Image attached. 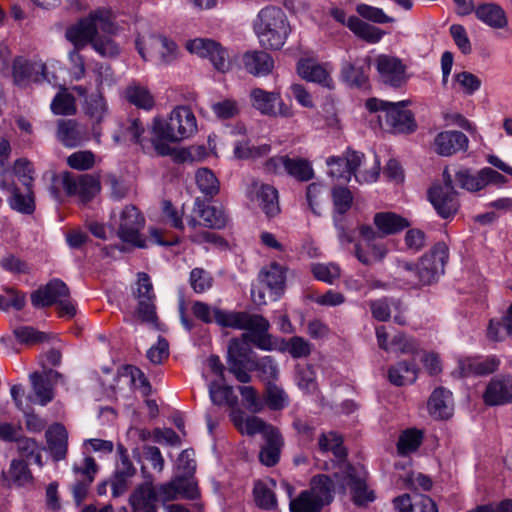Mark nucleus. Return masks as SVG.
Returning <instances> with one entry per match:
<instances>
[{"label": "nucleus", "instance_id": "f257e3e1", "mask_svg": "<svg viewBox=\"0 0 512 512\" xmlns=\"http://www.w3.org/2000/svg\"><path fill=\"white\" fill-rule=\"evenodd\" d=\"M152 129L155 135L152 145L156 153L169 156L174 152L169 143L191 137L197 131V121L189 107L178 106L171 111L168 120L155 118Z\"/></svg>", "mask_w": 512, "mask_h": 512}, {"label": "nucleus", "instance_id": "f03ea898", "mask_svg": "<svg viewBox=\"0 0 512 512\" xmlns=\"http://www.w3.org/2000/svg\"><path fill=\"white\" fill-rule=\"evenodd\" d=\"M214 321L221 327L245 330L242 334L245 341L260 350L271 351L274 349L272 335L269 334L270 323L259 314H251L245 311H226L213 308Z\"/></svg>", "mask_w": 512, "mask_h": 512}, {"label": "nucleus", "instance_id": "7ed1b4c3", "mask_svg": "<svg viewBox=\"0 0 512 512\" xmlns=\"http://www.w3.org/2000/svg\"><path fill=\"white\" fill-rule=\"evenodd\" d=\"M326 164L329 176L345 182L354 176L359 183H371L377 180L380 172V162L376 155L368 165L363 153L350 149L343 156L327 158Z\"/></svg>", "mask_w": 512, "mask_h": 512}, {"label": "nucleus", "instance_id": "20e7f679", "mask_svg": "<svg viewBox=\"0 0 512 512\" xmlns=\"http://www.w3.org/2000/svg\"><path fill=\"white\" fill-rule=\"evenodd\" d=\"M253 28L260 45L272 50L282 48L291 31L285 12L280 7L272 5L258 12Z\"/></svg>", "mask_w": 512, "mask_h": 512}, {"label": "nucleus", "instance_id": "39448f33", "mask_svg": "<svg viewBox=\"0 0 512 512\" xmlns=\"http://www.w3.org/2000/svg\"><path fill=\"white\" fill-rule=\"evenodd\" d=\"M117 26L111 9L97 8L65 30V38L73 47L84 49L90 45L97 31L115 34Z\"/></svg>", "mask_w": 512, "mask_h": 512}, {"label": "nucleus", "instance_id": "423d86ee", "mask_svg": "<svg viewBox=\"0 0 512 512\" xmlns=\"http://www.w3.org/2000/svg\"><path fill=\"white\" fill-rule=\"evenodd\" d=\"M408 101L389 102L376 98L368 99L366 108L371 112H379L378 121L382 130L398 134L411 133L416 130L413 113L405 109Z\"/></svg>", "mask_w": 512, "mask_h": 512}, {"label": "nucleus", "instance_id": "0eeeda50", "mask_svg": "<svg viewBox=\"0 0 512 512\" xmlns=\"http://www.w3.org/2000/svg\"><path fill=\"white\" fill-rule=\"evenodd\" d=\"M368 473L361 465L345 464V467L334 473L339 489L349 486L352 500L358 505H366L375 500V493L367 484Z\"/></svg>", "mask_w": 512, "mask_h": 512}, {"label": "nucleus", "instance_id": "6e6552de", "mask_svg": "<svg viewBox=\"0 0 512 512\" xmlns=\"http://www.w3.org/2000/svg\"><path fill=\"white\" fill-rule=\"evenodd\" d=\"M59 179L66 195L77 197L82 204L90 202L101 190L99 177L91 174L77 175L66 171Z\"/></svg>", "mask_w": 512, "mask_h": 512}, {"label": "nucleus", "instance_id": "1a4fd4ad", "mask_svg": "<svg viewBox=\"0 0 512 512\" xmlns=\"http://www.w3.org/2000/svg\"><path fill=\"white\" fill-rule=\"evenodd\" d=\"M11 74L13 83L19 88H28L32 84H40L44 81L52 83L44 62L28 59L24 56L14 58Z\"/></svg>", "mask_w": 512, "mask_h": 512}, {"label": "nucleus", "instance_id": "9d476101", "mask_svg": "<svg viewBox=\"0 0 512 512\" xmlns=\"http://www.w3.org/2000/svg\"><path fill=\"white\" fill-rule=\"evenodd\" d=\"M144 226L145 219L140 211L135 206L128 205L120 213L117 235L133 247L145 248L147 241L141 233Z\"/></svg>", "mask_w": 512, "mask_h": 512}, {"label": "nucleus", "instance_id": "9b49d317", "mask_svg": "<svg viewBox=\"0 0 512 512\" xmlns=\"http://www.w3.org/2000/svg\"><path fill=\"white\" fill-rule=\"evenodd\" d=\"M359 234L362 241L355 244V257L364 265H373L381 262L388 253L383 242L377 241L378 233L369 225H361Z\"/></svg>", "mask_w": 512, "mask_h": 512}, {"label": "nucleus", "instance_id": "f8f14e48", "mask_svg": "<svg viewBox=\"0 0 512 512\" xmlns=\"http://www.w3.org/2000/svg\"><path fill=\"white\" fill-rule=\"evenodd\" d=\"M248 343L252 342L241 337L231 339L228 345V370L241 383H248L251 380L248 370L253 362L250 360L251 349Z\"/></svg>", "mask_w": 512, "mask_h": 512}, {"label": "nucleus", "instance_id": "ddd939ff", "mask_svg": "<svg viewBox=\"0 0 512 512\" xmlns=\"http://www.w3.org/2000/svg\"><path fill=\"white\" fill-rule=\"evenodd\" d=\"M448 257V247L443 242L435 244L428 253L421 257L418 262V273H420L424 285H431L444 274Z\"/></svg>", "mask_w": 512, "mask_h": 512}, {"label": "nucleus", "instance_id": "4468645a", "mask_svg": "<svg viewBox=\"0 0 512 512\" xmlns=\"http://www.w3.org/2000/svg\"><path fill=\"white\" fill-rule=\"evenodd\" d=\"M186 49L201 58H208L214 68L225 73L231 63L226 49L218 42L208 38H195L186 42Z\"/></svg>", "mask_w": 512, "mask_h": 512}, {"label": "nucleus", "instance_id": "2eb2a0df", "mask_svg": "<svg viewBox=\"0 0 512 512\" xmlns=\"http://www.w3.org/2000/svg\"><path fill=\"white\" fill-rule=\"evenodd\" d=\"M133 295L138 301V317L144 322L153 323L157 318L154 304L155 294L150 277L147 273H138Z\"/></svg>", "mask_w": 512, "mask_h": 512}, {"label": "nucleus", "instance_id": "dca6fc26", "mask_svg": "<svg viewBox=\"0 0 512 512\" xmlns=\"http://www.w3.org/2000/svg\"><path fill=\"white\" fill-rule=\"evenodd\" d=\"M250 100L253 108L263 115L292 117V109L285 105L278 92H268L261 88H254L250 92Z\"/></svg>", "mask_w": 512, "mask_h": 512}, {"label": "nucleus", "instance_id": "f3484780", "mask_svg": "<svg viewBox=\"0 0 512 512\" xmlns=\"http://www.w3.org/2000/svg\"><path fill=\"white\" fill-rule=\"evenodd\" d=\"M428 199L443 219L453 218L459 210L460 203L454 189L432 186L428 191Z\"/></svg>", "mask_w": 512, "mask_h": 512}, {"label": "nucleus", "instance_id": "a211bd4d", "mask_svg": "<svg viewBox=\"0 0 512 512\" xmlns=\"http://www.w3.org/2000/svg\"><path fill=\"white\" fill-rule=\"evenodd\" d=\"M483 401L488 406H502L512 403V376L493 377L483 393Z\"/></svg>", "mask_w": 512, "mask_h": 512}, {"label": "nucleus", "instance_id": "6ab92c4d", "mask_svg": "<svg viewBox=\"0 0 512 512\" xmlns=\"http://www.w3.org/2000/svg\"><path fill=\"white\" fill-rule=\"evenodd\" d=\"M83 109L84 113L91 121L93 136L96 141L99 142L102 134L101 123L109 114L107 101L100 90L85 98Z\"/></svg>", "mask_w": 512, "mask_h": 512}, {"label": "nucleus", "instance_id": "aec40b11", "mask_svg": "<svg viewBox=\"0 0 512 512\" xmlns=\"http://www.w3.org/2000/svg\"><path fill=\"white\" fill-rule=\"evenodd\" d=\"M69 295L70 291L67 285L62 280L55 278L31 294V303L35 308L49 307Z\"/></svg>", "mask_w": 512, "mask_h": 512}, {"label": "nucleus", "instance_id": "412c9836", "mask_svg": "<svg viewBox=\"0 0 512 512\" xmlns=\"http://www.w3.org/2000/svg\"><path fill=\"white\" fill-rule=\"evenodd\" d=\"M381 80L393 87H399L405 81V65L394 56L379 55L375 61Z\"/></svg>", "mask_w": 512, "mask_h": 512}, {"label": "nucleus", "instance_id": "4be33fe9", "mask_svg": "<svg viewBox=\"0 0 512 512\" xmlns=\"http://www.w3.org/2000/svg\"><path fill=\"white\" fill-rule=\"evenodd\" d=\"M73 471L77 478L72 491L76 502L80 504L86 497L88 488L94 480L97 465L92 457H85L82 465L74 464Z\"/></svg>", "mask_w": 512, "mask_h": 512}, {"label": "nucleus", "instance_id": "5701e85b", "mask_svg": "<svg viewBox=\"0 0 512 512\" xmlns=\"http://www.w3.org/2000/svg\"><path fill=\"white\" fill-rule=\"evenodd\" d=\"M57 138L64 146L73 148L88 139V131L74 119H61L57 122Z\"/></svg>", "mask_w": 512, "mask_h": 512}, {"label": "nucleus", "instance_id": "b1692460", "mask_svg": "<svg viewBox=\"0 0 512 512\" xmlns=\"http://www.w3.org/2000/svg\"><path fill=\"white\" fill-rule=\"evenodd\" d=\"M468 146V138L460 131L440 132L434 140V148L441 156H450L465 150Z\"/></svg>", "mask_w": 512, "mask_h": 512}, {"label": "nucleus", "instance_id": "393cba45", "mask_svg": "<svg viewBox=\"0 0 512 512\" xmlns=\"http://www.w3.org/2000/svg\"><path fill=\"white\" fill-rule=\"evenodd\" d=\"M427 407L433 418L448 419L454 409L452 393L444 387L436 388L429 397Z\"/></svg>", "mask_w": 512, "mask_h": 512}, {"label": "nucleus", "instance_id": "a878e982", "mask_svg": "<svg viewBox=\"0 0 512 512\" xmlns=\"http://www.w3.org/2000/svg\"><path fill=\"white\" fill-rule=\"evenodd\" d=\"M500 359L495 356H487L486 358H467L459 361L461 376H486L498 370Z\"/></svg>", "mask_w": 512, "mask_h": 512}, {"label": "nucleus", "instance_id": "bb28decb", "mask_svg": "<svg viewBox=\"0 0 512 512\" xmlns=\"http://www.w3.org/2000/svg\"><path fill=\"white\" fill-rule=\"evenodd\" d=\"M251 192L255 195V200L268 217H273L280 212L278 191L269 184L254 182Z\"/></svg>", "mask_w": 512, "mask_h": 512}, {"label": "nucleus", "instance_id": "cd10ccee", "mask_svg": "<svg viewBox=\"0 0 512 512\" xmlns=\"http://www.w3.org/2000/svg\"><path fill=\"white\" fill-rule=\"evenodd\" d=\"M265 444L259 452L260 462L268 467L276 465L280 458L284 441L278 429H269L265 433Z\"/></svg>", "mask_w": 512, "mask_h": 512}, {"label": "nucleus", "instance_id": "c85d7f7f", "mask_svg": "<svg viewBox=\"0 0 512 512\" xmlns=\"http://www.w3.org/2000/svg\"><path fill=\"white\" fill-rule=\"evenodd\" d=\"M336 486H338L336 478L334 481L328 475L319 474L311 479L310 489L305 491L310 492V496L323 507L333 500Z\"/></svg>", "mask_w": 512, "mask_h": 512}, {"label": "nucleus", "instance_id": "c756f323", "mask_svg": "<svg viewBox=\"0 0 512 512\" xmlns=\"http://www.w3.org/2000/svg\"><path fill=\"white\" fill-rule=\"evenodd\" d=\"M242 62L245 70L256 76H266L273 70L274 60L264 51H248L243 55Z\"/></svg>", "mask_w": 512, "mask_h": 512}, {"label": "nucleus", "instance_id": "7c9ffc66", "mask_svg": "<svg viewBox=\"0 0 512 512\" xmlns=\"http://www.w3.org/2000/svg\"><path fill=\"white\" fill-rule=\"evenodd\" d=\"M373 223L376 226L379 237L393 235L401 232L409 226L406 218L394 212H378L374 215Z\"/></svg>", "mask_w": 512, "mask_h": 512}, {"label": "nucleus", "instance_id": "2f4dec72", "mask_svg": "<svg viewBox=\"0 0 512 512\" xmlns=\"http://www.w3.org/2000/svg\"><path fill=\"white\" fill-rule=\"evenodd\" d=\"M297 70L299 75L310 82L319 83L324 87L332 88L333 80L330 72L321 64L311 59H302L298 62Z\"/></svg>", "mask_w": 512, "mask_h": 512}, {"label": "nucleus", "instance_id": "473e14b6", "mask_svg": "<svg viewBox=\"0 0 512 512\" xmlns=\"http://www.w3.org/2000/svg\"><path fill=\"white\" fill-rule=\"evenodd\" d=\"M130 504L133 512H157V495L152 481L139 486L130 496Z\"/></svg>", "mask_w": 512, "mask_h": 512}, {"label": "nucleus", "instance_id": "72a5a7b5", "mask_svg": "<svg viewBox=\"0 0 512 512\" xmlns=\"http://www.w3.org/2000/svg\"><path fill=\"white\" fill-rule=\"evenodd\" d=\"M194 213L203 221V225L212 229L226 226L227 216L222 208L205 205L200 199L195 200Z\"/></svg>", "mask_w": 512, "mask_h": 512}, {"label": "nucleus", "instance_id": "f704fd0d", "mask_svg": "<svg viewBox=\"0 0 512 512\" xmlns=\"http://www.w3.org/2000/svg\"><path fill=\"white\" fill-rule=\"evenodd\" d=\"M318 448L322 453L332 452L334 455L339 471L345 467L347 452L343 446V439L335 432L322 433L318 439Z\"/></svg>", "mask_w": 512, "mask_h": 512}, {"label": "nucleus", "instance_id": "c9c22d12", "mask_svg": "<svg viewBox=\"0 0 512 512\" xmlns=\"http://www.w3.org/2000/svg\"><path fill=\"white\" fill-rule=\"evenodd\" d=\"M370 70V58L357 59L354 63L345 62L342 65V76L350 84L362 87L368 80Z\"/></svg>", "mask_w": 512, "mask_h": 512}, {"label": "nucleus", "instance_id": "e433bc0d", "mask_svg": "<svg viewBox=\"0 0 512 512\" xmlns=\"http://www.w3.org/2000/svg\"><path fill=\"white\" fill-rule=\"evenodd\" d=\"M48 448L56 461L65 458L68 446V433L61 424H54L46 431Z\"/></svg>", "mask_w": 512, "mask_h": 512}, {"label": "nucleus", "instance_id": "4c0bfd02", "mask_svg": "<svg viewBox=\"0 0 512 512\" xmlns=\"http://www.w3.org/2000/svg\"><path fill=\"white\" fill-rule=\"evenodd\" d=\"M232 421L240 433L248 436H254L256 434H262L263 439L265 433L269 429H276L274 426L266 424L261 418L256 416L244 417L241 411L233 412Z\"/></svg>", "mask_w": 512, "mask_h": 512}, {"label": "nucleus", "instance_id": "58836bf2", "mask_svg": "<svg viewBox=\"0 0 512 512\" xmlns=\"http://www.w3.org/2000/svg\"><path fill=\"white\" fill-rule=\"evenodd\" d=\"M259 280L269 290L278 295L281 293L285 286V268L273 262L269 266L264 267L259 273Z\"/></svg>", "mask_w": 512, "mask_h": 512}, {"label": "nucleus", "instance_id": "ea45409f", "mask_svg": "<svg viewBox=\"0 0 512 512\" xmlns=\"http://www.w3.org/2000/svg\"><path fill=\"white\" fill-rule=\"evenodd\" d=\"M474 11L477 19L490 27L503 28L507 24L505 12L497 4H481Z\"/></svg>", "mask_w": 512, "mask_h": 512}, {"label": "nucleus", "instance_id": "a19ab883", "mask_svg": "<svg viewBox=\"0 0 512 512\" xmlns=\"http://www.w3.org/2000/svg\"><path fill=\"white\" fill-rule=\"evenodd\" d=\"M347 27L359 38L368 43H378L384 36V31L370 25L356 16H350L347 20Z\"/></svg>", "mask_w": 512, "mask_h": 512}, {"label": "nucleus", "instance_id": "79ce46f5", "mask_svg": "<svg viewBox=\"0 0 512 512\" xmlns=\"http://www.w3.org/2000/svg\"><path fill=\"white\" fill-rule=\"evenodd\" d=\"M418 368L414 362L400 361L388 371L389 381L396 386L412 384L417 379Z\"/></svg>", "mask_w": 512, "mask_h": 512}, {"label": "nucleus", "instance_id": "37998d69", "mask_svg": "<svg viewBox=\"0 0 512 512\" xmlns=\"http://www.w3.org/2000/svg\"><path fill=\"white\" fill-rule=\"evenodd\" d=\"M100 32L101 31H97L94 39L90 44L91 48L101 57H116L120 53V48L112 38L113 34Z\"/></svg>", "mask_w": 512, "mask_h": 512}, {"label": "nucleus", "instance_id": "c03bdc74", "mask_svg": "<svg viewBox=\"0 0 512 512\" xmlns=\"http://www.w3.org/2000/svg\"><path fill=\"white\" fill-rule=\"evenodd\" d=\"M423 441V432L416 428L404 430L397 442V451L400 455L405 456L415 452Z\"/></svg>", "mask_w": 512, "mask_h": 512}, {"label": "nucleus", "instance_id": "a18cd8bd", "mask_svg": "<svg viewBox=\"0 0 512 512\" xmlns=\"http://www.w3.org/2000/svg\"><path fill=\"white\" fill-rule=\"evenodd\" d=\"M10 206L22 214H32L35 210L32 188H25V191L21 192L19 188L13 187Z\"/></svg>", "mask_w": 512, "mask_h": 512}, {"label": "nucleus", "instance_id": "49530a36", "mask_svg": "<svg viewBox=\"0 0 512 512\" xmlns=\"http://www.w3.org/2000/svg\"><path fill=\"white\" fill-rule=\"evenodd\" d=\"M458 185L469 192H477L485 188L482 169L473 172L470 169H461L455 174Z\"/></svg>", "mask_w": 512, "mask_h": 512}, {"label": "nucleus", "instance_id": "de8ad7c7", "mask_svg": "<svg viewBox=\"0 0 512 512\" xmlns=\"http://www.w3.org/2000/svg\"><path fill=\"white\" fill-rule=\"evenodd\" d=\"M418 271V263L413 264L407 261H398L396 272L398 280L410 288H418L424 286Z\"/></svg>", "mask_w": 512, "mask_h": 512}, {"label": "nucleus", "instance_id": "09e8293b", "mask_svg": "<svg viewBox=\"0 0 512 512\" xmlns=\"http://www.w3.org/2000/svg\"><path fill=\"white\" fill-rule=\"evenodd\" d=\"M30 379L37 402L42 406L51 402L54 394L52 384L48 377H44V375L35 372L30 375Z\"/></svg>", "mask_w": 512, "mask_h": 512}, {"label": "nucleus", "instance_id": "8fccbe9b", "mask_svg": "<svg viewBox=\"0 0 512 512\" xmlns=\"http://www.w3.org/2000/svg\"><path fill=\"white\" fill-rule=\"evenodd\" d=\"M279 350L289 353L295 359L305 358L311 354L312 345L303 337L293 336L287 340H282Z\"/></svg>", "mask_w": 512, "mask_h": 512}, {"label": "nucleus", "instance_id": "3c124183", "mask_svg": "<svg viewBox=\"0 0 512 512\" xmlns=\"http://www.w3.org/2000/svg\"><path fill=\"white\" fill-rule=\"evenodd\" d=\"M286 173L299 181H309L314 177L311 163L300 157L291 158L288 156Z\"/></svg>", "mask_w": 512, "mask_h": 512}, {"label": "nucleus", "instance_id": "603ef678", "mask_svg": "<svg viewBox=\"0 0 512 512\" xmlns=\"http://www.w3.org/2000/svg\"><path fill=\"white\" fill-rule=\"evenodd\" d=\"M209 395L211 401L216 405L234 406L237 404V396L233 392V388L218 382L209 384Z\"/></svg>", "mask_w": 512, "mask_h": 512}, {"label": "nucleus", "instance_id": "864d4df0", "mask_svg": "<svg viewBox=\"0 0 512 512\" xmlns=\"http://www.w3.org/2000/svg\"><path fill=\"white\" fill-rule=\"evenodd\" d=\"M126 97L130 103L145 110L154 107V98L150 91L140 85H131L126 89Z\"/></svg>", "mask_w": 512, "mask_h": 512}, {"label": "nucleus", "instance_id": "5fc2aeb1", "mask_svg": "<svg viewBox=\"0 0 512 512\" xmlns=\"http://www.w3.org/2000/svg\"><path fill=\"white\" fill-rule=\"evenodd\" d=\"M264 400V405L274 411L282 410L288 405V395L273 381L267 382Z\"/></svg>", "mask_w": 512, "mask_h": 512}, {"label": "nucleus", "instance_id": "6e6d98bb", "mask_svg": "<svg viewBox=\"0 0 512 512\" xmlns=\"http://www.w3.org/2000/svg\"><path fill=\"white\" fill-rule=\"evenodd\" d=\"M195 180L199 190L205 196L213 197L219 192V182L211 170L207 168L198 169Z\"/></svg>", "mask_w": 512, "mask_h": 512}, {"label": "nucleus", "instance_id": "4d7b16f0", "mask_svg": "<svg viewBox=\"0 0 512 512\" xmlns=\"http://www.w3.org/2000/svg\"><path fill=\"white\" fill-rule=\"evenodd\" d=\"M51 110L56 115H74L77 111L74 96L65 90L57 93L51 102Z\"/></svg>", "mask_w": 512, "mask_h": 512}, {"label": "nucleus", "instance_id": "13d9d810", "mask_svg": "<svg viewBox=\"0 0 512 512\" xmlns=\"http://www.w3.org/2000/svg\"><path fill=\"white\" fill-rule=\"evenodd\" d=\"M356 12L363 19L376 24L393 23L395 21V19L388 16L383 9L364 3H360L356 6Z\"/></svg>", "mask_w": 512, "mask_h": 512}, {"label": "nucleus", "instance_id": "bf43d9fd", "mask_svg": "<svg viewBox=\"0 0 512 512\" xmlns=\"http://www.w3.org/2000/svg\"><path fill=\"white\" fill-rule=\"evenodd\" d=\"M150 45L156 48L164 63H170L176 58L177 45L164 36H154L149 39Z\"/></svg>", "mask_w": 512, "mask_h": 512}, {"label": "nucleus", "instance_id": "052dcab7", "mask_svg": "<svg viewBox=\"0 0 512 512\" xmlns=\"http://www.w3.org/2000/svg\"><path fill=\"white\" fill-rule=\"evenodd\" d=\"M270 149L269 144L250 146L248 142H236L234 145V156L238 159H256L267 155Z\"/></svg>", "mask_w": 512, "mask_h": 512}, {"label": "nucleus", "instance_id": "680f3d73", "mask_svg": "<svg viewBox=\"0 0 512 512\" xmlns=\"http://www.w3.org/2000/svg\"><path fill=\"white\" fill-rule=\"evenodd\" d=\"M311 272L317 280L332 284L340 277V267L335 263H315L311 265Z\"/></svg>", "mask_w": 512, "mask_h": 512}, {"label": "nucleus", "instance_id": "e2e57ef3", "mask_svg": "<svg viewBox=\"0 0 512 512\" xmlns=\"http://www.w3.org/2000/svg\"><path fill=\"white\" fill-rule=\"evenodd\" d=\"M8 476L17 486H24L32 481V474L24 460H13L8 470Z\"/></svg>", "mask_w": 512, "mask_h": 512}, {"label": "nucleus", "instance_id": "0e129e2a", "mask_svg": "<svg viewBox=\"0 0 512 512\" xmlns=\"http://www.w3.org/2000/svg\"><path fill=\"white\" fill-rule=\"evenodd\" d=\"M322 506L310 496V492L302 491L290 502L291 512H320Z\"/></svg>", "mask_w": 512, "mask_h": 512}, {"label": "nucleus", "instance_id": "69168bd1", "mask_svg": "<svg viewBox=\"0 0 512 512\" xmlns=\"http://www.w3.org/2000/svg\"><path fill=\"white\" fill-rule=\"evenodd\" d=\"M417 350L418 345L415 340L402 333L395 334L389 343L390 353L414 354Z\"/></svg>", "mask_w": 512, "mask_h": 512}, {"label": "nucleus", "instance_id": "338daca9", "mask_svg": "<svg viewBox=\"0 0 512 512\" xmlns=\"http://www.w3.org/2000/svg\"><path fill=\"white\" fill-rule=\"evenodd\" d=\"M67 164L75 170H89L95 164V155L90 150L76 151L68 156Z\"/></svg>", "mask_w": 512, "mask_h": 512}, {"label": "nucleus", "instance_id": "774afa93", "mask_svg": "<svg viewBox=\"0 0 512 512\" xmlns=\"http://www.w3.org/2000/svg\"><path fill=\"white\" fill-rule=\"evenodd\" d=\"M295 379L298 387L307 393H313L317 388L316 376L312 366H298Z\"/></svg>", "mask_w": 512, "mask_h": 512}]
</instances>
